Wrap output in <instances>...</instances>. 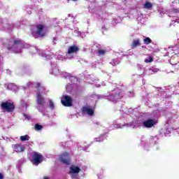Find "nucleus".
<instances>
[{
	"instance_id": "obj_1",
	"label": "nucleus",
	"mask_w": 179,
	"mask_h": 179,
	"mask_svg": "<svg viewBox=\"0 0 179 179\" xmlns=\"http://www.w3.org/2000/svg\"><path fill=\"white\" fill-rule=\"evenodd\" d=\"M61 103L64 107H72L73 106V99L69 95H62Z\"/></svg>"
},
{
	"instance_id": "obj_2",
	"label": "nucleus",
	"mask_w": 179,
	"mask_h": 179,
	"mask_svg": "<svg viewBox=\"0 0 179 179\" xmlns=\"http://www.w3.org/2000/svg\"><path fill=\"white\" fill-rule=\"evenodd\" d=\"M1 108L5 110L7 113H12L15 110V105L9 101L2 102Z\"/></svg>"
},
{
	"instance_id": "obj_3",
	"label": "nucleus",
	"mask_w": 179,
	"mask_h": 179,
	"mask_svg": "<svg viewBox=\"0 0 179 179\" xmlns=\"http://www.w3.org/2000/svg\"><path fill=\"white\" fill-rule=\"evenodd\" d=\"M43 159H44V157L43 156V155H41L37 152H33L32 163H33V164H34V166H38V164H40V163H42Z\"/></svg>"
},
{
	"instance_id": "obj_4",
	"label": "nucleus",
	"mask_w": 179,
	"mask_h": 179,
	"mask_svg": "<svg viewBox=\"0 0 179 179\" xmlns=\"http://www.w3.org/2000/svg\"><path fill=\"white\" fill-rule=\"evenodd\" d=\"M59 159L63 164H66V166H69L71 164V157L68 152L62 153L59 157Z\"/></svg>"
},
{
	"instance_id": "obj_5",
	"label": "nucleus",
	"mask_w": 179,
	"mask_h": 179,
	"mask_svg": "<svg viewBox=\"0 0 179 179\" xmlns=\"http://www.w3.org/2000/svg\"><path fill=\"white\" fill-rule=\"evenodd\" d=\"M45 28V25L44 24L36 25V31H35V34L38 36V37H44V36H45V31H44Z\"/></svg>"
},
{
	"instance_id": "obj_6",
	"label": "nucleus",
	"mask_w": 179,
	"mask_h": 179,
	"mask_svg": "<svg viewBox=\"0 0 179 179\" xmlns=\"http://www.w3.org/2000/svg\"><path fill=\"white\" fill-rule=\"evenodd\" d=\"M121 99H122V94L121 92L112 94L108 98V99H109L110 101H113V103H117V101H118V100H121Z\"/></svg>"
},
{
	"instance_id": "obj_7",
	"label": "nucleus",
	"mask_w": 179,
	"mask_h": 179,
	"mask_svg": "<svg viewBox=\"0 0 179 179\" xmlns=\"http://www.w3.org/2000/svg\"><path fill=\"white\" fill-rule=\"evenodd\" d=\"M22 44V40L20 39H13V38H11L8 43V50H12L13 48L14 45H19Z\"/></svg>"
},
{
	"instance_id": "obj_8",
	"label": "nucleus",
	"mask_w": 179,
	"mask_h": 179,
	"mask_svg": "<svg viewBox=\"0 0 179 179\" xmlns=\"http://www.w3.org/2000/svg\"><path fill=\"white\" fill-rule=\"evenodd\" d=\"M36 101L38 106H43L45 103V99L43 97V95H41V92H40V90H38L36 92Z\"/></svg>"
},
{
	"instance_id": "obj_9",
	"label": "nucleus",
	"mask_w": 179,
	"mask_h": 179,
	"mask_svg": "<svg viewBox=\"0 0 179 179\" xmlns=\"http://www.w3.org/2000/svg\"><path fill=\"white\" fill-rule=\"evenodd\" d=\"M156 124H157V122H156L153 119H148L143 122V125L145 128H152V127L156 125Z\"/></svg>"
},
{
	"instance_id": "obj_10",
	"label": "nucleus",
	"mask_w": 179,
	"mask_h": 179,
	"mask_svg": "<svg viewBox=\"0 0 179 179\" xmlns=\"http://www.w3.org/2000/svg\"><path fill=\"white\" fill-rule=\"evenodd\" d=\"M82 113H83L84 114L86 113L88 115H94V110H93V109L87 107V106H83L82 108Z\"/></svg>"
},
{
	"instance_id": "obj_11",
	"label": "nucleus",
	"mask_w": 179,
	"mask_h": 179,
	"mask_svg": "<svg viewBox=\"0 0 179 179\" xmlns=\"http://www.w3.org/2000/svg\"><path fill=\"white\" fill-rule=\"evenodd\" d=\"M78 51H79V47L73 45L69 47L68 54L69 55L76 54V52H78Z\"/></svg>"
},
{
	"instance_id": "obj_12",
	"label": "nucleus",
	"mask_w": 179,
	"mask_h": 179,
	"mask_svg": "<svg viewBox=\"0 0 179 179\" xmlns=\"http://www.w3.org/2000/svg\"><path fill=\"white\" fill-rule=\"evenodd\" d=\"M71 174H79L80 173V168L76 166H73L70 167Z\"/></svg>"
},
{
	"instance_id": "obj_13",
	"label": "nucleus",
	"mask_w": 179,
	"mask_h": 179,
	"mask_svg": "<svg viewBox=\"0 0 179 179\" xmlns=\"http://www.w3.org/2000/svg\"><path fill=\"white\" fill-rule=\"evenodd\" d=\"M138 45H141V41L139 39H134L131 45V50L136 48Z\"/></svg>"
},
{
	"instance_id": "obj_14",
	"label": "nucleus",
	"mask_w": 179,
	"mask_h": 179,
	"mask_svg": "<svg viewBox=\"0 0 179 179\" xmlns=\"http://www.w3.org/2000/svg\"><path fill=\"white\" fill-rule=\"evenodd\" d=\"M14 149L17 153L21 152H24V147L22 146L20 144H17L14 145Z\"/></svg>"
},
{
	"instance_id": "obj_15",
	"label": "nucleus",
	"mask_w": 179,
	"mask_h": 179,
	"mask_svg": "<svg viewBox=\"0 0 179 179\" xmlns=\"http://www.w3.org/2000/svg\"><path fill=\"white\" fill-rule=\"evenodd\" d=\"M29 139H30V136L27 134L20 136V141H22V142H25V141H29Z\"/></svg>"
},
{
	"instance_id": "obj_16",
	"label": "nucleus",
	"mask_w": 179,
	"mask_h": 179,
	"mask_svg": "<svg viewBox=\"0 0 179 179\" xmlns=\"http://www.w3.org/2000/svg\"><path fill=\"white\" fill-rule=\"evenodd\" d=\"M153 6L152 5V3L149 2V1H146L145 3L144 4V8L145 9H150L152 8Z\"/></svg>"
},
{
	"instance_id": "obj_17",
	"label": "nucleus",
	"mask_w": 179,
	"mask_h": 179,
	"mask_svg": "<svg viewBox=\"0 0 179 179\" xmlns=\"http://www.w3.org/2000/svg\"><path fill=\"white\" fill-rule=\"evenodd\" d=\"M144 62H145V64H149V62H153V57L150 56L147 57L145 59Z\"/></svg>"
},
{
	"instance_id": "obj_18",
	"label": "nucleus",
	"mask_w": 179,
	"mask_h": 179,
	"mask_svg": "<svg viewBox=\"0 0 179 179\" xmlns=\"http://www.w3.org/2000/svg\"><path fill=\"white\" fill-rule=\"evenodd\" d=\"M106 50L100 49L98 50L97 54L99 57H101V55H104L106 54Z\"/></svg>"
},
{
	"instance_id": "obj_19",
	"label": "nucleus",
	"mask_w": 179,
	"mask_h": 179,
	"mask_svg": "<svg viewBox=\"0 0 179 179\" xmlns=\"http://www.w3.org/2000/svg\"><path fill=\"white\" fill-rule=\"evenodd\" d=\"M35 131H41L43 129V126L38 124H36L34 126Z\"/></svg>"
},
{
	"instance_id": "obj_20",
	"label": "nucleus",
	"mask_w": 179,
	"mask_h": 179,
	"mask_svg": "<svg viewBox=\"0 0 179 179\" xmlns=\"http://www.w3.org/2000/svg\"><path fill=\"white\" fill-rule=\"evenodd\" d=\"M144 44H150L152 43V39L149 37H146L145 38L143 39Z\"/></svg>"
},
{
	"instance_id": "obj_21",
	"label": "nucleus",
	"mask_w": 179,
	"mask_h": 179,
	"mask_svg": "<svg viewBox=\"0 0 179 179\" xmlns=\"http://www.w3.org/2000/svg\"><path fill=\"white\" fill-rule=\"evenodd\" d=\"M49 104H50V108H51V110H54V102H52V101L51 99L49 100Z\"/></svg>"
},
{
	"instance_id": "obj_22",
	"label": "nucleus",
	"mask_w": 179,
	"mask_h": 179,
	"mask_svg": "<svg viewBox=\"0 0 179 179\" xmlns=\"http://www.w3.org/2000/svg\"><path fill=\"white\" fill-rule=\"evenodd\" d=\"M40 86H41V83H37L36 85L35 86V89H38L40 87Z\"/></svg>"
},
{
	"instance_id": "obj_23",
	"label": "nucleus",
	"mask_w": 179,
	"mask_h": 179,
	"mask_svg": "<svg viewBox=\"0 0 179 179\" xmlns=\"http://www.w3.org/2000/svg\"><path fill=\"white\" fill-rule=\"evenodd\" d=\"M10 86H12V83H9V84L7 85V89H9V87H10Z\"/></svg>"
},
{
	"instance_id": "obj_24",
	"label": "nucleus",
	"mask_w": 179,
	"mask_h": 179,
	"mask_svg": "<svg viewBox=\"0 0 179 179\" xmlns=\"http://www.w3.org/2000/svg\"><path fill=\"white\" fill-rule=\"evenodd\" d=\"M0 179H3V175L0 173Z\"/></svg>"
},
{
	"instance_id": "obj_25",
	"label": "nucleus",
	"mask_w": 179,
	"mask_h": 179,
	"mask_svg": "<svg viewBox=\"0 0 179 179\" xmlns=\"http://www.w3.org/2000/svg\"><path fill=\"white\" fill-rule=\"evenodd\" d=\"M43 179H50V178L47 177V176H44Z\"/></svg>"
},
{
	"instance_id": "obj_26",
	"label": "nucleus",
	"mask_w": 179,
	"mask_h": 179,
	"mask_svg": "<svg viewBox=\"0 0 179 179\" xmlns=\"http://www.w3.org/2000/svg\"><path fill=\"white\" fill-rule=\"evenodd\" d=\"M41 90L44 91V88H41Z\"/></svg>"
},
{
	"instance_id": "obj_27",
	"label": "nucleus",
	"mask_w": 179,
	"mask_h": 179,
	"mask_svg": "<svg viewBox=\"0 0 179 179\" xmlns=\"http://www.w3.org/2000/svg\"><path fill=\"white\" fill-rule=\"evenodd\" d=\"M72 178H73V175L72 176Z\"/></svg>"
}]
</instances>
